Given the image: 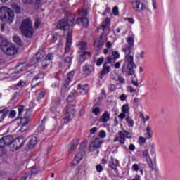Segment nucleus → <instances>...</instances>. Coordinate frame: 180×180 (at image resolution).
Returning a JSON list of instances; mask_svg holds the SVG:
<instances>
[{"label":"nucleus","instance_id":"f257e3e1","mask_svg":"<svg viewBox=\"0 0 180 180\" xmlns=\"http://www.w3.org/2000/svg\"><path fill=\"white\" fill-rule=\"evenodd\" d=\"M133 46H126L122 49V51L125 53V58L124 60V63L122 67V73L128 77H133L136 75V68H137V65L134 63V56L131 54V50Z\"/></svg>","mask_w":180,"mask_h":180},{"label":"nucleus","instance_id":"f03ea898","mask_svg":"<svg viewBox=\"0 0 180 180\" xmlns=\"http://www.w3.org/2000/svg\"><path fill=\"white\" fill-rule=\"evenodd\" d=\"M56 29L63 30L65 32H68L67 41L65 46V54H68L71 50V45L72 44V25L68 23H58L56 25Z\"/></svg>","mask_w":180,"mask_h":180},{"label":"nucleus","instance_id":"7ed1b4c3","mask_svg":"<svg viewBox=\"0 0 180 180\" xmlns=\"http://www.w3.org/2000/svg\"><path fill=\"white\" fill-rule=\"evenodd\" d=\"M0 20L12 23L15 20V13L6 6L0 7Z\"/></svg>","mask_w":180,"mask_h":180},{"label":"nucleus","instance_id":"20e7f679","mask_svg":"<svg viewBox=\"0 0 180 180\" xmlns=\"http://www.w3.org/2000/svg\"><path fill=\"white\" fill-rule=\"evenodd\" d=\"M77 47L79 49V63L82 64V63H85V60H86V56L91 57V56H92V53L91 51H86V50H88V43H86V41H79Z\"/></svg>","mask_w":180,"mask_h":180},{"label":"nucleus","instance_id":"39448f33","mask_svg":"<svg viewBox=\"0 0 180 180\" xmlns=\"http://www.w3.org/2000/svg\"><path fill=\"white\" fill-rule=\"evenodd\" d=\"M0 48L2 52L5 53L7 56H15L18 53L16 46L6 39H1Z\"/></svg>","mask_w":180,"mask_h":180},{"label":"nucleus","instance_id":"423d86ee","mask_svg":"<svg viewBox=\"0 0 180 180\" xmlns=\"http://www.w3.org/2000/svg\"><path fill=\"white\" fill-rule=\"evenodd\" d=\"M21 35L26 39H32L34 34V30L32 23H22L20 27Z\"/></svg>","mask_w":180,"mask_h":180},{"label":"nucleus","instance_id":"0eeeda50","mask_svg":"<svg viewBox=\"0 0 180 180\" xmlns=\"http://www.w3.org/2000/svg\"><path fill=\"white\" fill-rule=\"evenodd\" d=\"M85 147H86V143L85 141L82 142L79 147L80 152L75 155V158L72 162V167H77V165L81 162L82 158H84V155H85V150H82L84 148H85Z\"/></svg>","mask_w":180,"mask_h":180},{"label":"nucleus","instance_id":"6e6552de","mask_svg":"<svg viewBox=\"0 0 180 180\" xmlns=\"http://www.w3.org/2000/svg\"><path fill=\"white\" fill-rule=\"evenodd\" d=\"M25 139L23 137H18L15 139H13V142L11 143V151H18L20 148H22L25 146Z\"/></svg>","mask_w":180,"mask_h":180},{"label":"nucleus","instance_id":"1a4fd4ad","mask_svg":"<svg viewBox=\"0 0 180 180\" xmlns=\"http://www.w3.org/2000/svg\"><path fill=\"white\" fill-rule=\"evenodd\" d=\"M52 106L51 107V112L53 113H60L63 109V103H61V98L57 97L51 102Z\"/></svg>","mask_w":180,"mask_h":180},{"label":"nucleus","instance_id":"9d476101","mask_svg":"<svg viewBox=\"0 0 180 180\" xmlns=\"http://www.w3.org/2000/svg\"><path fill=\"white\" fill-rule=\"evenodd\" d=\"M13 141L12 135H6L0 139V148H4L7 146L11 148V143Z\"/></svg>","mask_w":180,"mask_h":180},{"label":"nucleus","instance_id":"9b49d317","mask_svg":"<svg viewBox=\"0 0 180 180\" xmlns=\"http://www.w3.org/2000/svg\"><path fill=\"white\" fill-rule=\"evenodd\" d=\"M44 77H46V74L43 72H39V74H37V75H35L31 83V88L32 89L37 88V86H39L41 85V84H42L41 82H39L36 84H34V82H36V81H39V79H44Z\"/></svg>","mask_w":180,"mask_h":180},{"label":"nucleus","instance_id":"f8f14e48","mask_svg":"<svg viewBox=\"0 0 180 180\" xmlns=\"http://www.w3.org/2000/svg\"><path fill=\"white\" fill-rule=\"evenodd\" d=\"M131 4L136 12H143L146 9V6L140 0H132Z\"/></svg>","mask_w":180,"mask_h":180},{"label":"nucleus","instance_id":"ddd939ff","mask_svg":"<svg viewBox=\"0 0 180 180\" xmlns=\"http://www.w3.org/2000/svg\"><path fill=\"white\" fill-rule=\"evenodd\" d=\"M114 143H117V141H119L120 146L122 147V146H124V143H126V135L123 131H118V136H116L115 139H113Z\"/></svg>","mask_w":180,"mask_h":180},{"label":"nucleus","instance_id":"4468645a","mask_svg":"<svg viewBox=\"0 0 180 180\" xmlns=\"http://www.w3.org/2000/svg\"><path fill=\"white\" fill-rule=\"evenodd\" d=\"M74 75H75V70H72L68 73V78L65 80V83L63 85V89H67L68 86H70V84H71V81L74 79Z\"/></svg>","mask_w":180,"mask_h":180},{"label":"nucleus","instance_id":"2eb2a0df","mask_svg":"<svg viewBox=\"0 0 180 180\" xmlns=\"http://www.w3.org/2000/svg\"><path fill=\"white\" fill-rule=\"evenodd\" d=\"M121 110L122 112L118 115V117L120 120H123V119L126 117V115H129V113H130V106L128 103L124 104L122 105Z\"/></svg>","mask_w":180,"mask_h":180},{"label":"nucleus","instance_id":"dca6fc26","mask_svg":"<svg viewBox=\"0 0 180 180\" xmlns=\"http://www.w3.org/2000/svg\"><path fill=\"white\" fill-rule=\"evenodd\" d=\"M17 119L20 120V122L22 124L20 131H22V133H25V131L27 130V124H29V121H27V117L25 116L24 117H18Z\"/></svg>","mask_w":180,"mask_h":180},{"label":"nucleus","instance_id":"f3484780","mask_svg":"<svg viewBox=\"0 0 180 180\" xmlns=\"http://www.w3.org/2000/svg\"><path fill=\"white\" fill-rule=\"evenodd\" d=\"M110 72V66L108 65V63L104 62L103 65V69L101 71V75L99 76V78L101 79H103V77L105 75L109 74Z\"/></svg>","mask_w":180,"mask_h":180},{"label":"nucleus","instance_id":"a211bd4d","mask_svg":"<svg viewBox=\"0 0 180 180\" xmlns=\"http://www.w3.org/2000/svg\"><path fill=\"white\" fill-rule=\"evenodd\" d=\"M78 144H79V139L72 140L68 145L69 152L72 153L73 151H75V149L78 147Z\"/></svg>","mask_w":180,"mask_h":180},{"label":"nucleus","instance_id":"6ab92c4d","mask_svg":"<svg viewBox=\"0 0 180 180\" xmlns=\"http://www.w3.org/2000/svg\"><path fill=\"white\" fill-rule=\"evenodd\" d=\"M146 8H147L148 11H150V12L152 11H156L157 10V1L147 0L146 1Z\"/></svg>","mask_w":180,"mask_h":180},{"label":"nucleus","instance_id":"aec40b11","mask_svg":"<svg viewBox=\"0 0 180 180\" xmlns=\"http://www.w3.org/2000/svg\"><path fill=\"white\" fill-rule=\"evenodd\" d=\"M103 141L101 140V138H95V139L93 141V143H91V146L93 148V150L95 151V150H98L102 146Z\"/></svg>","mask_w":180,"mask_h":180},{"label":"nucleus","instance_id":"412c9836","mask_svg":"<svg viewBox=\"0 0 180 180\" xmlns=\"http://www.w3.org/2000/svg\"><path fill=\"white\" fill-rule=\"evenodd\" d=\"M77 91H79L81 95H86L88 94V84H79L77 85Z\"/></svg>","mask_w":180,"mask_h":180},{"label":"nucleus","instance_id":"4be33fe9","mask_svg":"<svg viewBox=\"0 0 180 180\" xmlns=\"http://www.w3.org/2000/svg\"><path fill=\"white\" fill-rule=\"evenodd\" d=\"M110 119V114L108 111H105L102 116L99 119V122H102L103 124L108 123Z\"/></svg>","mask_w":180,"mask_h":180},{"label":"nucleus","instance_id":"5701e85b","mask_svg":"<svg viewBox=\"0 0 180 180\" xmlns=\"http://www.w3.org/2000/svg\"><path fill=\"white\" fill-rule=\"evenodd\" d=\"M75 19V15L71 14L70 15H66L64 19L60 21V23H74V20Z\"/></svg>","mask_w":180,"mask_h":180},{"label":"nucleus","instance_id":"b1692460","mask_svg":"<svg viewBox=\"0 0 180 180\" xmlns=\"http://www.w3.org/2000/svg\"><path fill=\"white\" fill-rule=\"evenodd\" d=\"M82 71L86 75H89V74L94 71V67L91 65L86 64L83 66Z\"/></svg>","mask_w":180,"mask_h":180},{"label":"nucleus","instance_id":"393cba45","mask_svg":"<svg viewBox=\"0 0 180 180\" xmlns=\"http://www.w3.org/2000/svg\"><path fill=\"white\" fill-rule=\"evenodd\" d=\"M94 47L97 48V50H101V49H102V47L103 46V39H102V37L97 38L94 41Z\"/></svg>","mask_w":180,"mask_h":180},{"label":"nucleus","instance_id":"a878e982","mask_svg":"<svg viewBox=\"0 0 180 180\" xmlns=\"http://www.w3.org/2000/svg\"><path fill=\"white\" fill-rule=\"evenodd\" d=\"M9 115V110L8 109H3L0 110V123H2L4 120H5V117Z\"/></svg>","mask_w":180,"mask_h":180},{"label":"nucleus","instance_id":"bb28decb","mask_svg":"<svg viewBox=\"0 0 180 180\" xmlns=\"http://www.w3.org/2000/svg\"><path fill=\"white\" fill-rule=\"evenodd\" d=\"M65 114L70 116V117H74L75 116V108L73 106L68 107Z\"/></svg>","mask_w":180,"mask_h":180},{"label":"nucleus","instance_id":"cd10ccee","mask_svg":"<svg viewBox=\"0 0 180 180\" xmlns=\"http://www.w3.org/2000/svg\"><path fill=\"white\" fill-rule=\"evenodd\" d=\"M36 144H37V137L33 136L29 141L28 148H30V150L34 148V146H36Z\"/></svg>","mask_w":180,"mask_h":180},{"label":"nucleus","instance_id":"c85d7f7f","mask_svg":"<svg viewBox=\"0 0 180 180\" xmlns=\"http://www.w3.org/2000/svg\"><path fill=\"white\" fill-rule=\"evenodd\" d=\"M145 137L147 140H150V139L153 138V131L150 125L146 127V133H145Z\"/></svg>","mask_w":180,"mask_h":180},{"label":"nucleus","instance_id":"c756f323","mask_svg":"<svg viewBox=\"0 0 180 180\" xmlns=\"http://www.w3.org/2000/svg\"><path fill=\"white\" fill-rule=\"evenodd\" d=\"M125 121L127 123L128 126L129 127H134V121L133 120V119L131 118V117L130 116H127L125 118Z\"/></svg>","mask_w":180,"mask_h":180},{"label":"nucleus","instance_id":"7c9ffc66","mask_svg":"<svg viewBox=\"0 0 180 180\" xmlns=\"http://www.w3.org/2000/svg\"><path fill=\"white\" fill-rule=\"evenodd\" d=\"M13 40L14 42H15L16 44H18V46H20V47L23 46V41H22L20 37L14 36Z\"/></svg>","mask_w":180,"mask_h":180},{"label":"nucleus","instance_id":"2f4dec72","mask_svg":"<svg viewBox=\"0 0 180 180\" xmlns=\"http://www.w3.org/2000/svg\"><path fill=\"white\" fill-rule=\"evenodd\" d=\"M92 113L93 115H95V116H98V115L101 113V108L96 105H94L92 108Z\"/></svg>","mask_w":180,"mask_h":180},{"label":"nucleus","instance_id":"473e14b6","mask_svg":"<svg viewBox=\"0 0 180 180\" xmlns=\"http://www.w3.org/2000/svg\"><path fill=\"white\" fill-rule=\"evenodd\" d=\"M108 167H110V168H111V169H113L114 171H117V165L115 164L113 157H111V161L109 162Z\"/></svg>","mask_w":180,"mask_h":180},{"label":"nucleus","instance_id":"72a5a7b5","mask_svg":"<svg viewBox=\"0 0 180 180\" xmlns=\"http://www.w3.org/2000/svg\"><path fill=\"white\" fill-rule=\"evenodd\" d=\"M77 23H89V20L86 17L78 18L77 19Z\"/></svg>","mask_w":180,"mask_h":180},{"label":"nucleus","instance_id":"f704fd0d","mask_svg":"<svg viewBox=\"0 0 180 180\" xmlns=\"http://www.w3.org/2000/svg\"><path fill=\"white\" fill-rule=\"evenodd\" d=\"M127 43L129 44V46L131 47H134V37H129L127 38Z\"/></svg>","mask_w":180,"mask_h":180},{"label":"nucleus","instance_id":"c9c22d12","mask_svg":"<svg viewBox=\"0 0 180 180\" xmlns=\"http://www.w3.org/2000/svg\"><path fill=\"white\" fill-rule=\"evenodd\" d=\"M146 162L148 163L149 168L153 171L154 169V164L153 163V160L151 158H147Z\"/></svg>","mask_w":180,"mask_h":180},{"label":"nucleus","instance_id":"e433bc0d","mask_svg":"<svg viewBox=\"0 0 180 180\" xmlns=\"http://www.w3.org/2000/svg\"><path fill=\"white\" fill-rule=\"evenodd\" d=\"M146 162L148 163L149 168L153 171L154 169V164L153 163V160L151 158H147Z\"/></svg>","mask_w":180,"mask_h":180},{"label":"nucleus","instance_id":"4c0bfd02","mask_svg":"<svg viewBox=\"0 0 180 180\" xmlns=\"http://www.w3.org/2000/svg\"><path fill=\"white\" fill-rule=\"evenodd\" d=\"M104 60H105V58H103V56H101V57L98 58L96 60V65L97 67H101V65H102V64H103Z\"/></svg>","mask_w":180,"mask_h":180},{"label":"nucleus","instance_id":"58836bf2","mask_svg":"<svg viewBox=\"0 0 180 180\" xmlns=\"http://www.w3.org/2000/svg\"><path fill=\"white\" fill-rule=\"evenodd\" d=\"M112 60L116 61V60L120 58V53L117 51H114L112 52Z\"/></svg>","mask_w":180,"mask_h":180},{"label":"nucleus","instance_id":"ea45409f","mask_svg":"<svg viewBox=\"0 0 180 180\" xmlns=\"http://www.w3.org/2000/svg\"><path fill=\"white\" fill-rule=\"evenodd\" d=\"M45 127H44V124H41V125H39L37 128V129H36V133H38V134H40V133H43V131H44V130H45Z\"/></svg>","mask_w":180,"mask_h":180},{"label":"nucleus","instance_id":"a19ab883","mask_svg":"<svg viewBox=\"0 0 180 180\" xmlns=\"http://www.w3.org/2000/svg\"><path fill=\"white\" fill-rule=\"evenodd\" d=\"M64 124H68L70 122H71V117L70 115H68L67 114H65V116L63 117Z\"/></svg>","mask_w":180,"mask_h":180},{"label":"nucleus","instance_id":"79ce46f5","mask_svg":"<svg viewBox=\"0 0 180 180\" xmlns=\"http://www.w3.org/2000/svg\"><path fill=\"white\" fill-rule=\"evenodd\" d=\"M75 95H77V91L70 93L68 97V101L72 102V101H74V98H75Z\"/></svg>","mask_w":180,"mask_h":180},{"label":"nucleus","instance_id":"37998d69","mask_svg":"<svg viewBox=\"0 0 180 180\" xmlns=\"http://www.w3.org/2000/svg\"><path fill=\"white\" fill-rule=\"evenodd\" d=\"M18 116H22V113L25 111V105H18Z\"/></svg>","mask_w":180,"mask_h":180},{"label":"nucleus","instance_id":"c03bdc74","mask_svg":"<svg viewBox=\"0 0 180 180\" xmlns=\"http://www.w3.org/2000/svg\"><path fill=\"white\" fill-rule=\"evenodd\" d=\"M26 85V82L20 81L18 84H15L14 86H18V88H23Z\"/></svg>","mask_w":180,"mask_h":180},{"label":"nucleus","instance_id":"a18cd8bd","mask_svg":"<svg viewBox=\"0 0 180 180\" xmlns=\"http://www.w3.org/2000/svg\"><path fill=\"white\" fill-rule=\"evenodd\" d=\"M40 172V169H37V167H32L31 169L32 175H37Z\"/></svg>","mask_w":180,"mask_h":180},{"label":"nucleus","instance_id":"49530a36","mask_svg":"<svg viewBox=\"0 0 180 180\" xmlns=\"http://www.w3.org/2000/svg\"><path fill=\"white\" fill-rule=\"evenodd\" d=\"M13 9L15 11V13H20V7L16 4L12 5Z\"/></svg>","mask_w":180,"mask_h":180},{"label":"nucleus","instance_id":"de8ad7c7","mask_svg":"<svg viewBox=\"0 0 180 180\" xmlns=\"http://www.w3.org/2000/svg\"><path fill=\"white\" fill-rule=\"evenodd\" d=\"M112 14H114L115 16H119V7L114 6L112 8Z\"/></svg>","mask_w":180,"mask_h":180},{"label":"nucleus","instance_id":"09e8293b","mask_svg":"<svg viewBox=\"0 0 180 180\" xmlns=\"http://www.w3.org/2000/svg\"><path fill=\"white\" fill-rule=\"evenodd\" d=\"M8 116V117H10V119H13L15 116H16V111L13 110L11 111H9Z\"/></svg>","mask_w":180,"mask_h":180},{"label":"nucleus","instance_id":"8fccbe9b","mask_svg":"<svg viewBox=\"0 0 180 180\" xmlns=\"http://www.w3.org/2000/svg\"><path fill=\"white\" fill-rule=\"evenodd\" d=\"M44 96H46V92L44 91H41L37 96V100L38 101H41V99H43V98H44Z\"/></svg>","mask_w":180,"mask_h":180},{"label":"nucleus","instance_id":"3c124183","mask_svg":"<svg viewBox=\"0 0 180 180\" xmlns=\"http://www.w3.org/2000/svg\"><path fill=\"white\" fill-rule=\"evenodd\" d=\"M96 170L97 172H102V171H103V167L102 166V165L98 164L96 166Z\"/></svg>","mask_w":180,"mask_h":180},{"label":"nucleus","instance_id":"603ef678","mask_svg":"<svg viewBox=\"0 0 180 180\" xmlns=\"http://www.w3.org/2000/svg\"><path fill=\"white\" fill-rule=\"evenodd\" d=\"M98 136L100 139H105L106 137V132L104 130H101L98 133Z\"/></svg>","mask_w":180,"mask_h":180},{"label":"nucleus","instance_id":"864d4df0","mask_svg":"<svg viewBox=\"0 0 180 180\" xmlns=\"http://www.w3.org/2000/svg\"><path fill=\"white\" fill-rule=\"evenodd\" d=\"M142 155L144 158H148L150 157V154L148 153V150H144L142 152Z\"/></svg>","mask_w":180,"mask_h":180},{"label":"nucleus","instance_id":"5fc2aeb1","mask_svg":"<svg viewBox=\"0 0 180 180\" xmlns=\"http://www.w3.org/2000/svg\"><path fill=\"white\" fill-rule=\"evenodd\" d=\"M16 69H17V70L15 72V74H19V73L22 72V71H23V68L20 67V65H18L16 66Z\"/></svg>","mask_w":180,"mask_h":180},{"label":"nucleus","instance_id":"6e6d98bb","mask_svg":"<svg viewBox=\"0 0 180 180\" xmlns=\"http://www.w3.org/2000/svg\"><path fill=\"white\" fill-rule=\"evenodd\" d=\"M34 6L37 9H38L39 6H41V0H35Z\"/></svg>","mask_w":180,"mask_h":180},{"label":"nucleus","instance_id":"4d7b16f0","mask_svg":"<svg viewBox=\"0 0 180 180\" xmlns=\"http://www.w3.org/2000/svg\"><path fill=\"white\" fill-rule=\"evenodd\" d=\"M124 22H129V23H134V18H125Z\"/></svg>","mask_w":180,"mask_h":180},{"label":"nucleus","instance_id":"13d9d810","mask_svg":"<svg viewBox=\"0 0 180 180\" xmlns=\"http://www.w3.org/2000/svg\"><path fill=\"white\" fill-rule=\"evenodd\" d=\"M53 60V54L49 53L46 57H45V61H51Z\"/></svg>","mask_w":180,"mask_h":180},{"label":"nucleus","instance_id":"bf43d9fd","mask_svg":"<svg viewBox=\"0 0 180 180\" xmlns=\"http://www.w3.org/2000/svg\"><path fill=\"white\" fill-rule=\"evenodd\" d=\"M139 169L140 167L139 166V165L135 163L132 165V171H136L137 172V171H139Z\"/></svg>","mask_w":180,"mask_h":180},{"label":"nucleus","instance_id":"052dcab7","mask_svg":"<svg viewBox=\"0 0 180 180\" xmlns=\"http://www.w3.org/2000/svg\"><path fill=\"white\" fill-rule=\"evenodd\" d=\"M43 57H44V54L40 53V51L37 53V61H40V60H41V58H43Z\"/></svg>","mask_w":180,"mask_h":180},{"label":"nucleus","instance_id":"680f3d73","mask_svg":"<svg viewBox=\"0 0 180 180\" xmlns=\"http://www.w3.org/2000/svg\"><path fill=\"white\" fill-rule=\"evenodd\" d=\"M124 133H125V139H132L133 136H131V135H130V132L126 131L124 129Z\"/></svg>","mask_w":180,"mask_h":180},{"label":"nucleus","instance_id":"e2e57ef3","mask_svg":"<svg viewBox=\"0 0 180 180\" xmlns=\"http://www.w3.org/2000/svg\"><path fill=\"white\" fill-rule=\"evenodd\" d=\"M58 39V34H53V39H52V43H56V41H57Z\"/></svg>","mask_w":180,"mask_h":180},{"label":"nucleus","instance_id":"0e129e2a","mask_svg":"<svg viewBox=\"0 0 180 180\" xmlns=\"http://www.w3.org/2000/svg\"><path fill=\"white\" fill-rule=\"evenodd\" d=\"M101 29L103 32H106L108 30V23L102 24Z\"/></svg>","mask_w":180,"mask_h":180},{"label":"nucleus","instance_id":"69168bd1","mask_svg":"<svg viewBox=\"0 0 180 180\" xmlns=\"http://www.w3.org/2000/svg\"><path fill=\"white\" fill-rule=\"evenodd\" d=\"M96 130H98V127H94L90 129V134H95L96 133Z\"/></svg>","mask_w":180,"mask_h":180},{"label":"nucleus","instance_id":"338daca9","mask_svg":"<svg viewBox=\"0 0 180 180\" xmlns=\"http://www.w3.org/2000/svg\"><path fill=\"white\" fill-rule=\"evenodd\" d=\"M120 99L123 102L124 101H126V99H127V96H126V94H121L120 96Z\"/></svg>","mask_w":180,"mask_h":180},{"label":"nucleus","instance_id":"774afa93","mask_svg":"<svg viewBox=\"0 0 180 180\" xmlns=\"http://www.w3.org/2000/svg\"><path fill=\"white\" fill-rule=\"evenodd\" d=\"M29 178V173H25L20 180H26Z\"/></svg>","mask_w":180,"mask_h":180}]
</instances>
